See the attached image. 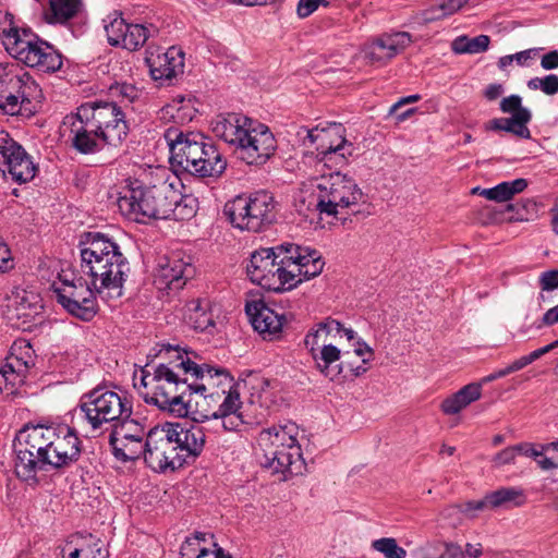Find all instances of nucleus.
Here are the masks:
<instances>
[{"instance_id": "nucleus-34", "label": "nucleus", "mask_w": 558, "mask_h": 558, "mask_svg": "<svg viewBox=\"0 0 558 558\" xmlns=\"http://www.w3.org/2000/svg\"><path fill=\"white\" fill-rule=\"evenodd\" d=\"M299 428L295 424L272 426L260 432L258 444L264 452L275 451L279 447L300 446L298 441Z\"/></svg>"}, {"instance_id": "nucleus-22", "label": "nucleus", "mask_w": 558, "mask_h": 558, "mask_svg": "<svg viewBox=\"0 0 558 558\" xmlns=\"http://www.w3.org/2000/svg\"><path fill=\"white\" fill-rule=\"evenodd\" d=\"M194 275V267L179 255L159 258L154 272V284L160 291H179Z\"/></svg>"}, {"instance_id": "nucleus-57", "label": "nucleus", "mask_w": 558, "mask_h": 558, "mask_svg": "<svg viewBox=\"0 0 558 558\" xmlns=\"http://www.w3.org/2000/svg\"><path fill=\"white\" fill-rule=\"evenodd\" d=\"M469 0H444L439 5L442 14L441 16L451 15L463 8Z\"/></svg>"}, {"instance_id": "nucleus-32", "label": "nucleus", "mask_w": 558, "mask_h": 558, "mask_svg": "<svg viewBox=\"0 0 558 558\" xmlns=\"http://www.w3.org/2000/svg\"><path fill=\"white\" fill-rule=\"evenodd\" d=\"M312 356L315 361L316 367L318 371L330 380H337L340 377H348V365L344 362L340 364L332 365L335 362H338L341 357V351L331 343L322 344L320 349H310Z\"/></svg>"}, {"instance_id": "nucleus-14", "label": "nucleus", "mask_w": 558, "mask_h": 558, "mask_svg": "<svg viewBox=\"0 0 558 558\" xmlns=\"http://www.w3.org/2000/svg\"><path fill=\"white\" fill-rule=\"evenodd\" d=\"M163 137L169 147L171 166L177 170L197 175L205 136L194 132L184 133L177 126H170L165 131Z\"/></svg>"}, {"instance_id": "nucleus-41", "label": "nucleus", "mask_w": 558, "mask_h": 558, "mask_svg": "<svg viewBox=\"0 0 558 558\" xmlns=\"http://www.w3.org/2000/svg\"><path fill=\"white\" fill-rule=\"evenodd\" d=\"M81 4V0H49L47 21L64 24L78 13Z\"/></svg>"}, {"instance_id": "nucleus-7", "label": "nucleus", "mask_w": 558, "mask_h": 558, "mask_svg": "<svg viewBox=\"0 0 558 558\" xmlns=\"http://www.w3.org/2000/svg\"><path fill=\"white\" fill-rule=\"evenodd\" d=\"M300 144L316 150V171L342 167L353 155L354 146L345 138V129L341 123H328L326 126H300L296 131Z\"/></svg>"}, {"instance_id": "nucleus-40", "label": "nucleus", "mask_w": 558, "mask_h": 558, "mask_svg": "<svg viewBox=\"0 0 558 558\" xmlns=\"http://www.w3.org/2000/svg\"><path fill=\"white\" fill-rule=\"evenodd\" d=\"M342 338V324L333 318H326L318 323L315 329H312L305 337V345L310 349L319 347V344L329 343L331 339Z\"/></svg>"}, {"instance_id": "nucleus-23", "label": "nucleus", "mask_w": 558, "mask_h": 558, "mask_svg": "<svg viewBox=\"0 0 558 558\" xmlns=\"http://www.w3.org/2000/svg\"><path fill=\"white\" fill-rule=\"evenodd\" d=\"M146 64L150 76L160 84L170 83L177 75L183 73L184 53L177 47H170L166 51L148 48L146 50Z\"/></svg>"}, {"instance_id": "nucleus-37", "label": "nucleus", "mask_w": 558, "mask_h": 558, "mask_svg": "<svg viewBox=\"0 0 558 558\" xmlns=\"http://www.w3.org/2000/svg\"><path fill=\"white\" fill-rule=\"evenodd\" d=\"M532 119L530 110H521L518 114H513L511 118H495L488 121L485 125L486 130L489 131H505L514 134L521 138H531V132L527 128V123Z\"/></svg>"}, {"instance_id": "nucleus-59", "label": "nucleus", "mask_w": 558, "mask_h": 558, "mask_svg": "<svg viewBox=\"0 0 558 558\" xmlns=\"http://www.w3.org/2000/svg\"><path fill=\"white\" fill-rule=\"evenodd\" d=\"M515 449L518 451V454H523L533 459H537L538 457H542L543 448L537 449L534 445L529 442H522L515 445Z\"/></svg>"}, {"instance_id": "nucleus-44", "label": "nucleus", "mask_w": 558, "mask_h": 558, "mask_svg": "<svg viewBox=\"0 0 558 558\" xmlns=\"http://www.w3.org/2000/svg\"><path fill=\"white\" fill-rule=\"evenodd\" d=\"M82 558H108L106 544L100 538L88 534L81 535Z\"/></svg>"}, {"instance_id": "nucleus-28", "label": "nucleus", "mask_w": 558, "mask_h": 558, "mask_svg": "<svg viewBox=\"0 0 558 558\" xmlns=\"http://www.w3.org/2000/svg\"><path fill=\"white\" fill-rule=\"evenodd\" d=\"M260 464L271 473L280 475L282 481L302 474L305 469L301 446H292L283 453L276 450L264 452Z\"/></svg>"}, {"instance_id": "nucleus-33", "label": "nucleus", "mask_w": 558, "mask_h": 558, "mask_svg": "<svg viewBox=\"0 0 558 558\" xmlns=\"http://www.w3.org/2000/svg\"><path fill=\"white\" fill-rule=\"evenodd\" d=\"M277 246L265 247L255 251L251 255L250 264L246 267L247 276L251 281L265 289L267 281L272 279L271 268H274V260L278 258Z\"/></svg>"}, {"instance_id": "nucleus-3", "label": "nucleus", "mask_w": 558, "mask_h": 558, "mask_svg": "<svg viewBox=\"0 0 558 558\" xmlns=\"http://www.w3.org/2000/svg\"><path fill=\"white\" fill-rule=\"evenodd\" d=\"M206 429L196 418L157 425L147 432L142 457L156 472L193 463L204 450Z\"/></svg>"}, {"instance_id": "nucleus-58", "label": "nucleus", "mask_w": 558, "mask_h": 558, "mask_svg": "<svg viewBox=\"0 0 558 558\" xmlns=\"http://www.w3.org/2000/svg\"><path fill=\"white\" fill-rule=\"evenodd\" d=\"M558 324V304L544 313L539 322L535 323L537 329L544 326Z\"/></svg>"}, {"instance_id": "nucleus-11", "label": "nucleus", "mask_w": 558, "mask_h": 558, "mask_svg": "<svg viewBox=\"0 0 558 558\" xmlns=\"http://www.w3.org/2000/svg\"><path fill=\"white\" fill-rule=\"evenodd\" d=\"M233 227L260 232L276 220V202L271 193L257 191L247 196H236L223 208Z\"/></svg>"}, {"instance_id": "nucleus-31", "label": "nucleus", "mask_w": 558, "mask_h": 558, "mask_svg": "<svg viewBox=\"0 0 558 558\" xmlns=\"http://www.w3.org/2000/svg\"><path fill=\"white\" fill-rule=\"evenodd\" d=\"M287 253L292 254V260L296 266L294 270L295 279H300V283L318 276L323 271L325 262L316 250L290 243Z\"/></svg>"}, {"instance_id": "nucleus-9", "label": "nucleus", "mask_w": 558, "mask_h": 558, "mask_svg": "<svg viewBox=\"0 0 558 558\" xmlns=\"http://www.w3.org/2000/svg\"><path fill=\"white\" fill-rule=\"evenodd\" d=\"M61 426L33 425L19 432L14 441L16 453L14 470L22 481L31 485L38 483L37 472L49 451V446L57 440Z\"/></svg>"}, {"instance_id": "nucleus-54", "label": "nucleus", "mask_w": 558, "mask_h": 558, "mask_svg": "<svg viewBox=\"0 0 558 558\" xmlns=\"http://www.w3.org/2000/svg\"><path fill=\"white\" fill-rule=\"evenodd\" d=\"M13 267L12 255L9 246L0 236V271L4 272Z\"/></svg>"}, {"instance_id": "nucleus-26", "label": "nucleus", "mask_w": 558, "mask_h": 558, "mask_svg": "<svg viewBox=\"0 0 558 558\" xmlns=\"http://www.w3.org/2000/svg\"><path fill=\"white\" fill-rule=\"evenodd\" d=\"M10 319L16 318L21 323L16 326L23 329L29 327L37 316L43 313L44 305L40 294L34 290L25 288H14L8 296Z\"/></svg>"}, {"instance_id": "nucleus-17", "label": "nucleus", "mask_w": 558, "mask_h": 558, "mask_svg": "<svg viewBox=\"0 0 558 558\" xmlns=\"http://www.w3.org/2000/svg\"><path fill=\"white\" fill-rule=\"evenodd\" d=\"M276 140L269 128L252 120L238 146L240 157L247 165H263L275 153Z\"/></svg>"}, {"instance_id": "nucleus-4", "label": "nucleus", "mask_w": 558, "mask_h": 558, "mask_svg": "<svg viewBox=\"0 0 558 558\" xmlns=\"http://www.w3.org/2000/svg\"><path fill=\"white\" fill-rule=\"evenodd\" d=\"M81 270L90 278L97 294L110 306L123 295V284L130 271L120 246L100 232H86L80 240Z\"/></svg>"}, {"instance_id": "nucleus-19", "label": "nucleus", "mask_w": 558, "mask_h": 558, "mask_svg": "<svg viewBox=\"0 0 558 558\" xmlns=\"http://www.w3.org/2000/svg\"><path fill=\"white\" fill-rule=\"evenodd\" d=\"M34 365L31 345L16 344L11 348L4 364L0 368V392L7 396L17 393L24 384L29 367Z\"/></svg>"}, {"instance_id": "nucleus-16", "label": "nucleus", "mask_w": 558, "mask_h": 558, "mask_svg": "<svg viewBox=\"0 0 558 558\" xmlns=\"http://www.w3.org/2000/svg\"><path fill=\"white\" fill-rule=\"evenodd\" d=\"M37 166L24 147L9 133L0 131V173L7 180L17 184L32 181Z\"/></svg>"}, {"instance_id": "nucleus-10", "label": "nucleus", "mask_w": 558, "mask_h": 558, "mask_svg": "<svg viewBox=\"0 0 558 558\" xmlns=\"http://www.w3.org/2000/svg\"><path fill=\"white\" fill-rule=\"evenodd\" d=\"M132 412L126 397L104 387L84 393L77 405V415L93 434L111 427L122 415Z\"/></svg>"}, {"instance_id": "nucleus-48", "label": "nucleus", "mask_w": 558, "mask_h": 558, "mask_svg": "<svg viewBox=\"0 0 558 558\" xmlns=\"http://www.w3.org/2000/svg\"><path fill=\"white\" fill-rule=\"evenodd\" d=\"M354 353L357 356L362 357V364L355 367L351 364H348V372L350 373L351 376L357 377L367 371L365 364L368 363V361L371 360L373 355V350L366 342L359 340L355 344Z\"/></svg>"}, {"instance_id": "nucleus-36", "label": "nucleus", "mask_w": 558, "mask_h": 558, "mask_svg": "<svg viewBox=\"0 0 558 558\" xmlns=\"http://www.w3.org/2000/svg\"><path fill=\"white\" fill-rule=\"evenodd\" d=\"M184 319L194 330L206 331L214 327V315L210 302L206 299L189 301L184 306Z\"/></svg>"}, {"instance_id": "nucleus-49", "label": "nucleus", "mask_w": 558, "mask_h": 558, "mask_svg": "<svg viewBox=\"0 0 558 558\" xmlns=\"http://www.w3.org/2000/svg\"><path fill=\"white\" fill-rule=\"evenodd\" d=\"M203 539V534L186 537L180 548L181 558H195L201 550H205L206 548L201 545V541Z\"/></svg>"}, {"instance_id": "nucleus-5", "label": "nucleus", "mask_w": 558, "mask_h": 558, "mask_svg": "<svg viewBox=\"0 0 558 558\" xmlns=\"http://www.w3.org/2000/svg\"><path fill=\"white\" fill-rule=\"evenodd\" d=\"M193 202L183 197L175 180L158 178L151 185L130 186L117 201L120 213L129 220L146 223L151 219H184L194 215Z\"/></svg>"}, {"instance_id": "nucleus-52", "label": "nucleus", "mask_w": 558, "mask_h": 558, "mask_svg": "<svg viewBox=\"0 0 558 558\" xmlns=\"http://www.w3.org/2000/svg\"><path fill=\"white\" fill-rule=\"evenodd\" d=\"M539 286L544 291L558 289V269L542 272L539 276Z\"/></svg>"}, {"instance_id": "nucleus-35", "label": "nucleus", "mask_w": 558, "mask_h": 558, "mask_svg": "<svg viewBox=\"0 0 558 558\" xmlns=\"http://www.w3.org/2000/svg\"><path fill=\"white\" fill-rule=\"evenodd\" d=\"M197 113L194 99L190 96H175L165 105L157 113L158 119L163 122H173L183 125L191 122Z\"/></svg>"}, {"instance_id": "nucleus-56", "label": "nucleus", "mask_w": 558, "mask_h": 558, "mask_svg": "<svg viewBox=\"0 0 558 558\" xmlns=\"http://www.w3.org/2000/svg\"><path fill=\"white\" fill-rule=\"evenodd\" d=\"M490 39L487 35H478L474 38H470V53H481L488 49Z\"/></svg>"}, {"instance_id": "nucleus-30", "label": "nucleus", "mask_w": 558, "mask_h": 558, "mask_svg": "<svg viewBox=\"0 0 558 558\" xmlns=\"http://www.w3.org/2000/svg\"><path fill=\"white\" fill-rule=\"evenodd\" d=\"M252 120L234 112L219 114L211 121V131L216 137L238 147Z\"/></svg>"}, {"instance_id": "nucleus-50", "label": "nucleus", "mask_w": 558, "mask_h": 558, "mask_svg": "<svg viewBox=\"0 0 558 558\" xmlns=\"http://www.w3.org/2000/svg\"><path fill=\"white\" fill-rule=\"evenodd\" d=\"M500 110L505 113L518 114L521 110H529L522 106V99L519 95H510L500 101Z\"/></svg>"}, {"instance_id": "nucleus-2", "label": "nucleus", "mask_w": 558, "mask_h": 558, "mask_svg": "<svg viewBox=\"0 0 558 558\" xmlns=\"http://www.w3.org/2000/svg\"><path fill=\"white\" fill-rule=\"evenodd\" d=\"M72 146L81 154H95L105 146L120 145L129 133L125 114L113 101L82 104L75 113L64 117Z\"/></svg>"}, {"instance_id": "nucleus-27", "label": "nucleus", "mask_w": 558, "mask_h": 558, "mask_svg": "<svg viewBox=\"0 0 558 558\" xmlns=\"http://www.w3.org/2000/svg\"><path fill=\"white\" fill-rule=\"evenodd\" d=\"M411 41V35L407 32L385 33L365 46V58L373 64H384L405 49Z\"/></svg>"}, {"instance_id": "nucleus-21", "label": "nucleus", "mask_w": 558, "mask_h": 558, "mask_svg": "<svg viewBox=\"0 0 558 558\" xmlns=\"http://www.w3.org/2000/svg\"><path fill=\"white\" fill-rule=\"evenodd\" d=\"M241 407L240 393L238 391H229L217 411L210 416L203 415L202 420L196 418V421L207 428L206 432L209 429L217 434L221 430L241 432L246 423L243 414L240 412Z\"/></svg>"}, {"instance_id": "nucleus-63", "label": "nucleus", "mask_w": 558, "mask_h": 558, "mask_svg": "<svg viewBox=\"0 0 558 558\" xmlns=\"http://www.w3.org/2000/svg\"><path fill=\"white\" fill-rule=\"evenodd\" d=\"M451 48L456 53H470V38L466 36L457 37L452 44Z\"/></svg>"}, {"instance_id": "nucleus-39", "label": "nucleus", "mask_w": 558, "mask_h": 558, "mask_svg": "<svg viewBox=\"0 0 558 558\" xmlns=\"http://www.w3.org/2000/svg\"><path fill=\"white\" fill-rule=\"evenodd\" d=\"M481 396V384L471 383L446 398L441 402L440 409L447 415H454L460 413L472 402L477 401Z\"/></svg>"}, {"instance_id": "nucleus-12", "label": "nucleus", "mask_w": 558, "mask_h": 558, "mask_svg": "<svg viewBox=\"0 0 558 558\" xmlns=\"http://www.w3.org/2000/svg\"><path fill=\"white\" fill-rule=\"evenodd\" d=\"M57 302L72 316L84 320H92L97 312V291L83 278L68 279L65 275L59 277L51 284Z\"/></svg>"}, {"instance_id": "nucleus-29", "label": "nucleus", "mask_w": 558, "mask_h": 558, "mask_svg": "<svg viewBox=\"0 0 558 558\" xmlns=\"http://www.w3.org/2000/svg\"><path fill=\"white\" fill-rule=\"evenodd\" d=\"M290 243L277 245L278 258L274 260L271 268L272 279L267 281L265 287L268 291L283 292L295 288L300 283V279H295V263L292 260V254H288Z\"/></svg>"}, {"instance_id": "nucleus-13", "label": "nucleus", "mask_w": 558, "mask_h": 558, "mask_svg": "<svg viewBox=\"0 0 558 558\" xmlns=\"http://www.w3.org/2000/svg\"><path fill=\"white\" fill-rule=\"evenodd\" d=\"M9 52L17 61L29 68H36L45 73H53L62 66V56L49 43L40 39L37 35L27 29H22L20 39L9 41Z\"/></svg>"}, {"instance_id": "nucleus-25", "label": "nucleus", "mask_w": 558, "mask_h": 558, "mask_svg": "<svg viewBox=\"0 0 558 558\" xmlns=\"http://www.w3.org/2000/svg\"><path fill=\"white\" fill-rule=\"evenodd\" d=\"M246 315L255 331L265 340H278L281 338L283 325L287 319L283 314L276 313L263 301L247 302L245 305Z\"/></svg>"}, {"instance_id": "nucleus-6", "label": "nucleus", "mask_w": 558, "mask_h": 558, "mask_svg": "<svg viewBox=\"0 0 558 558\" xmlns=\"http://www.w3.org/2000/svg\"><path fill=\"white\" fill-rule=\"evenodd\" d=\"M303 183L294 196V204L300 214L318 211L319 215L338 216L344 209L357 213L355 207L364 194L353 178L340 171L324 169Z\"/></svg>"}, {"instance_id": "nucleus-61", "label": "nucleus", "mask_w": 558, "mask_h": 558, "mask_svg": "<svg viewBox=\"0 0 558 558\" xmlns=\"http://www.w3.org/2000/svg\"><path fill=\"white\" fill-rule=\"evenodd\" d=\"M541 65L544 70L558 69V50H553L542 57Z\"/></svg>"}, {"instance_id": "nucleus-45", "label": "nucleus", "mask_w": 558, "mask_h": 558, "mask_svg": "<svg viewBox=\"0 0 558 558\" xmlns=\"http://www.w3.org/2000/svg\"><path fill=\"white\" fill-rule=\"evenodd\" d=\"M22 36V29L15 26L13 15L9 12L0 11V38L8 52L11 51L10 43L14 39H20Z\"/></svg>"}, {"instance_id": "nucleus-20", "label": "nucleus", "mask_w": 558, "mask_h": 558, "mask_svg": "<svg viewBox=\"0 0 558 558\" xmlns=\"http://www.w3.org/2000/svg\"><path fill=\"white\" fill-rule=\"evenodd\" d=\"M57 440L49 446V451L40 459L38 471L66 468L76 462L81 456V440L68 426H61Z\"/></svg>"}, {"instance_id": "nucleus-64", "label": "nucleus", "mask_w": 558, "mask_h": 558, "mask_svg": "<svg viewBox=\"0 0 558 558\" xmlns=\"http://www.w3.org/2000/svg\"><path fill=\"white\" fill-rule=\"evenodd\" d=\"M195 558H231L229 555H226L221 548H218L216 544H214V548L205 550H201L196 555Z\"/></svg>"}, {"instance_id": "nucleus-43", "label": "nucleus", "mask_w": 558, "mask_h": 558, "mask_svg": "<svg viewBox=\"0 0 558 558\" xmlns=\"http://www.w3.org/2000/svg\"><path fill=\"white\" fill-rule=\"evenodd\" d=\"M523 490L517 487H502L492 493H488L487 502L490 504V509L511 508L524 504Z\"/></svg>"}, {"instance_id": "nucleus-51", "label": "nucleus", "mask_w": 558, "mask_h": 558, "mask_svg": "<svg viewBox=\"0 0 558 558\" xmlns=\"http://www.w3.org/2000/svg\"><path fill=\"white\" fill-rule=\"evenodd\" d=\"M539 357H542V356L536 349V350L532 351L531 353L523 355V356L517 359L515 361H513L511 364H509L507 366L508 372H509V374L518 372V371L524 368L525 366L530 365L534 361L538 360Z\"/></svg>"}, {"instance_id": "nucleus-38", "label": "nucleus", "mask_w": 558, "mask_h": 558, "mask_svg": "<svg viewBox=\"0 0 558 558\" xmlns=\"http://www.w3.org/2000/svg\"><path fill=\"white\" fill-rule=\"evenodd\" d=\"M202 157L198 162V174L199 178H218L220 177L226 168L227 161L219 153L217 147L207 142L204 137L202 145Z\"/></svg>"}, {"instance_id": "nucleus-8", "label": "nucleus", "mask_w": 558, "mask_h": 558, "mask_svg": "<svg viewBox=\"0 0 558 558\" xmlns=\"http://www.w3.org/2000/svg\"><path fill=\"white\" fill-rule=\"evenodd\" d=\"M44 99L35 78L19 63H0V112L32 113Z\"/></svg>"}, {"instance_id": "nucleus-46", "label": "nucleus", "mask_w": 558, "mask_h": 558, "mask_svg": "<svg viewBox=\"0 0 558 558\" xmlns=\"http://www.w3.org/2000/svg\"><path fill=\"white\" fill-rule=\"evenodd\" d=\"M372 548L383 554L385 558H405L407 550L400 547L392 537H383L372 543Z\"/></svg>"}, {"instance_id": "nucleus-42", "label": "nucleus", "mask_w": 558, "mask_h": 558, "mask_svg": "<svg viewBox=\"0 0 558 558\" xmlns=\"http://www.w3.org/2000/svg\"><path fill=\"white\" fill-rule=\"evenodd\" d=\"M527 187L525 179H515L510 182H501L492 189H483L481 195L489 201L498 203L509 201L514 194L521 193Z\"/></svg>"}, {"instance_id": "nucleus-18", "label": "nucleus", "mask_w": 558, "mask_h": 558, "mask_svg": "<svg viewBox=\"0 0 558 558\" xmlns=\"http://www.w3.org/2000/svg\"><path fill=\"white\" fill-rule=\"evenodd\" d=\"M105 31L109 45L129 51L142 48L151 35V27L128 23L122 13L113 11L105 20Z\"/></svg>"}, {"instance_id": "nucleus-1", "label": "nucleus", "mask_w": 558, "mask_h": 558, "mask_svg": "<svg viewBox=\"0 0 558 558\" xmlns=\"http://www.w3.org/2000/svg\"><path fill=\"white\" fill-rule=\"evenodd\" d=\"M158 354H165L169 362L151 366L153 372L149 365L142 369L141 386L146 391L141 395L146 403L156 405L162 412L185 417L189 405L184 397L187 392H193L190 373L193 357L198 359V355L171 344H161Z\"/></svg>"}, {"instance_id": "nucleus-53", "label": "nucleus", "mask_w": 558, "mask_h": 558, "mask_svg": "<svg viewBox=\"0 0 558 558\" xmlns=\"http://www.w3.org/2000/svg\"><path fill=\"white\" fill-rule=\"evenodd\" d=\"M324 0H300L296 5V15L300 19H305L314 13Z\"/></svg>"}, {"instance_id": "nucleus-47", "label": "nucleus", "mask_w": 558, "mask_h": 558, "mask_svg": "<svg viewBox=\"0 0 558 558\" xmlns=\"http://www.w3.org/2000/svg\"><path fill=\"white\" fill-rule=\"evenodd\" d=\"M526 85L531 90H542L544 94L553 96L558 93V75L548 74L544 77H532Z\"/></svg>"}, {"instance_id": "nucleus-15", "label": "nucleus", "mask_w": 558, "mask_h": 558, "mask_svg": "<svg viewBox=\"0 0 558 558\" xmlns=\"http://www.w3.org/2000/svg\"><path fill=\"white\" fill-rule=\"evenodd\" d=\"M147 433L144 424L132 417V412L122 415L112 426L109 445L116 458L122 461L136 460L142 457Z\"/></svg>"}, {"instance_id": "nucleus-62", "label": "nucleus", "mask_w": 558, "mask_h": 558, "mask_svg": "<svg viewBox=\"0 0 558 558\" xmlns=\"http://www.w3.org/2000/svg\"><path fill=\"white\" fill-rule=\"evenodd\" d=\"M116 92L128 101L132 102L138 95V90L130 84H122L116 87Z\"/></svg>"}, {"instance_id": "nucleus-24", "label": "nucleus", "mask_w": 558, "mask_h": 558, "mask_svg": "<svg viewBox=\"0 0 558 558\" xmlns=\"http://www.w3.org/2000/svg\"><path fill=\"white\" fill-rule=\"evenodd\" d=\"M196 360L193 357L192 373H190L193 392L204 395L211 391L210 393L214 395L213 390L217 388L226 397L229 391H236L233 389V377L226 368L214 367L206 363L201 364Z\"/></svg>"}, {"instance_id": "nucleus-60", "label": "nucleus", "mask_w": 558, "mask_h": 558, "mask_svg": "<svg viewBox=\"0 0 558 558\" xmlns=\"http://www.w3.org/2000/svg\"><path fill=\"white\" fill-rule=\"evenodd\" d=\"M487 500H488V494H486L484 496V498L481 499V500L468 501L464 505V509L462 511L465 512V513H471L473 511L492 510L490 509V504L487 502Z\"/></svg>"}, {"instance_id": "nucleus-55", "label": "nucleus", "mask_w": 558, "mask_h": 558, "mask_svg": "<svg viewBox=\"0 0 558 558\" xmlns=\"http://www.w3.org/2000/svg\"><path fill=\"white\" fill-rule=\"evenodd\" d=\"M517 454H518V451L515 449V446L508 447V448L501 450L500 452H498L494 457V462L498 466L505 465V464H510V463L514 462Z\"/></svg>"}]
</instances>
